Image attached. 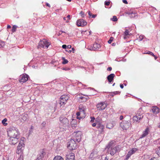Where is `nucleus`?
Listing matches in <instances>:
<instances>
[{
	"label": "nucleus",
	"instance_id": "9b49d317",
	"mask_svg": "<svg viewBox=\"0 0 160 160\" xmlns=\"http://www.w3.org/2000/svg\"><path fill=\"white\" fill-rule=\"evenodd\" d=\"M75 134V136L72 139L74 140V141L79 142L81 140V132L80 131H78L76 133L74 132Z\"/></svg>",
	"mask_w": 160,
	"mask_h": 160
},
{
	"label": "nucleus",
	"instance_id": "7ed1b4c3",
	"mask_svg": "<svg viewBox=\"0 0 160 160\" xmlns=\"http://www.w3.org/2000/svg\"><path fill=\"white\" fill-rule=\"evenodd\" d=\"M120 151V148L119 146H117L114 147H112L109 148L108 150V153H109L111 155H113L117 152Z\"/></svg>",
	"mask_w": 160,
	"mask_h": 160
},
{
	"label": "nucleus",
	"instance_id": "4d7b16f0",
	"mask_svg": "<svg viewBox=\"0 0 160 160\" xmlns=\"http://www.w3.org/2000/svg\"><path fill=\"white\" fill-rule=\"evenodd\" d=\"M122 2L125 4H127L128 3V2L126 0H122Z\"/></svg>",
	"mask_w": 160,
	"mask_h": 160
},
{
	"label": "nucleus",
	"instance_id": "8fccbe9b",
	"mask_svg": "<svg viewBox=\"0 0 160 160\" xmlns=\"http://www.w3.org/2000/svg\"><path fill=\"white\" fill-rule=\"evenodd\" d=\"M46 124V122L45 121L43 122L42 123V128H44L45 127V125Z\"/></svg>",
	"mask_w": 160,
	"mask_h": 160
},
{
	"label": "nucleus",
	"instance_id": "69168bd1",
	"mask_svg": "<svg viewBox=\"0 0 160 160\" xmlns=\"http://www.w3.org/2000/svg\"><path fill=\"white\" fill-rule=\"evenodd\" d=\"M91 121L92 122H93L95 119V118L93 117H91Z\"/></svg>",
	"mask_w": 160,
	"mask_h": 160
},
{
	"label": "nucleus",
	"instance_id": "9d476101",
	"mask_svg": "<svg viewBox=\"0 0 160 160\" xmlns=\"http://www.w3.org/2000/svg\"><path fill=\"white\" fill-rule=\"evenodd\" d=\"M60 121L65 126H68L69 124V121L67 118L65 117H60Z\"/></svg>",
	"mask_w": 160,
	"mask_h": 160
},
{
	"label": "nucleus",
	"instance_id": "3c124183",
	"mask_svg": "<svg viewBox=\"0 0 160 160\" xmlns=\"http://www.w3.org/2000/svg\"><path fill=\"white\" fill-rule=\"evenodd\" d=\"M94 154V152H92L91 153L90 155L89 158H93V157Z\"/></svg>",
	"mask_w": 160,
	"mask_h": 160
},
{
	"label": "nucleus",
	"instance_id": "13d9d810",
	"mask_svg": "<svg viewBox=\"0 0 160 160\" xmlns=\"http://www.w3.org/2000/svg\"><path fill=\"white\" fill-rule=\"evenodd\" d=\"M112 70V68L111 67H109L107 69V70L108 71H111Z\"/></svg>",
	"mask_w": 160,
	"mask_h": 160
},
{
	"label": "nucleus",
	"instance_id": "a18cd8bd",
	"mask_svg": "<svg viewBox=\"0 0 160 160\" xmlns=\"http://www.w3.org/2000/svg\"><path fill=\"white\" fill-rule=\"evenodd\" d=\"M80 14H81V15L82 18L84 17V12H83L82 11H81L80 12Z\"/></svg>",
	"mask_w": 160,
	"mask_h": 160
},
{
	"label": "nucleus",
	"instance_id": "f8f14e48",
	"mask_svg": "<svg viewBox=\"0 0 160 160\" xmlns=\"http://www.w3.org/2000/svg\"><path fill=\"white\" fill-rule=\"evenodd\" d=\"M21 79L19 80V82H25L28 80L29 78V76L27 74H22L21 76Z\"/></svg>",
	"mask_w": 160,
	"mask_h": 160
},
{
	"label": "nucleus",
	"instance_id": "f03ea898",
	"mask_svg": "<svg viewBox=\"0 0 160 160\" xmlns=\"http://www.w3.org/2000/svg\"><path fill=\"white\" fill-rule=\"evenodd\" d=\"M76 142L72 139L68 142L67 147L69 150H73L77 149V147Z\"/></svg>",
	"mask_w": 160,
	"mask_h": 160
},
{
	"label": "nucleus",
	"instance_id": "bb28decb",
	"mask_svg": "<svg viewBox=\"0 0 160 160\" xmlns=\"http://www.w3.org/2000/svg\"><path fill=\"white\" fill-rule=\"evenodd\" d=\"M62 59L63 60V61L62 62V63L63 64H65L68 63V61L67 60L65 59L64 57H62Z\"/></svg>",
	"mask_w": 160,
	"mask_h": 160
},
{
	"label": "nucleus",
	"instance_id": "b1692460",
	"mask_svg": "<svg viewBox=\"0 0 160 160\" xmlns=\"http://www.w3.org/2000/svg\"><path fill=\"white\" fill-rule=\"evenodd\" d=\"M53 160H63V159L61 156H58L54 158Z\"/></svg>",
	"mask_w": 160,
	"mask_h": 160
},
{
	"label": "nucleus",
	"instance_id": "58836bf2",
	"mask_svg": "<svg viewBox=\"0 0 160 160\" xmlns=\"http://www.w3.org/2000/svg\"><path fill=\"white\" fill-rule=\"evenodd\" d=\"M131 156L130 155H129L128 153L126 155V158L124 159L125 160H127L128 159V158L130 157Z\"/></svg>",
	"mask_w": 160,
	"mask_h": 160
},
{
	"label": "nucleus",
	"instance_id": "20e7f679",
	"mask_svg": "<svg viewBox=\"0 0 160 160\" xmlns=\"http://www.w3.org/2000/svg\"><path fill=\"white\" fill-rule=\"evenodd\" d=\"M50 45V44H49V42L47 41L45 39H43V40H41L39 42L37 48H43L45 46L47 48Z\"/></svg>",
	"mask_w": 160,
	"mask_h": 160
},
{
	"label": "nucleus",
	"instance_id": "473e14b6",
	"mask_svg": "<svg viewBox=\"0 0 160 160\" xmlns=\"http://www.w3.org/2000/svg\"><path fill=\"white\" fill-rule=\"evenodd\" d=\"M5 43L4 41H0V48L3 47L5 45Z\"/></svg>",
	"mask_w": 160,
	"mask_h": 160
},
{
	"label": "nucleus",
	"instance_id": "e433bc0d",
	"mask_svg": "<svg viewBox=\"0 0 160 160\" xmlns=\"http://www.w3.org/2000/svg\"><path fill=\"white\" fill-rule=\"evenodd\" d=\"M138 149L137 148H133L131 150V152H132L134 154L136 151H138Z\"/></svg>",
	"mask_w": 160,
	"mask_h": 160
},
{
	"label": "nucleus",
	"instance_id": "cd10ccee",
	"mask_svg": "<svg viewBox=\"0 0 160 160\" xmlns=\"http://www.w3.org/2000/svg\"><path fill=\"white\" fill-rule=\"evenodd\" d=\"M136 115L137 116L139 120H140L143 117V115L142 114H140V113H138Z\"/></svg>",
	"mask_w": 160,
	"mask_h": 160
},
{
	"label": "nucleus",
	"instance_id": "6ab92c4d",
	"mask_svg": "<svg viewBox=\"0 0 160 160\" xmlns=\"http://www.w3.org/2000/svg\"><path fill=\"white\" fill-rule=\"evenodd\" d=\"M152 112L154 114H157L159 112V109L157 106L152 107Z\"/></svg>",
	"mask_w": 160,
	"mask_h": 160
},
{
	"label": "nucleus",
	"instance_id": "680f3d73",
	"mask_svg": "<svg viewBox=\"0 0 160 160\" xmlns=\"http://www.w3.org/2000/svg\"><path fill=\"white\" fill-rule=\"evenodd\" d=\"M62 69H63V70H65L66 71L70 70V68H63Z\"/></svg>",
	"mask_w": 160,
	"mask_h": 160
},
{
	"label": "nucleus",
	"instance_id": "2f4dec72",
	"mask_svg": "<svg viewBox=\"0 0 160 160\" xmlns=\"http://www.w3.org/2000/svg\"><path fill=\"white\" fill-rule=\"evenodd\" d=\"M7 119L6 118H4L2 121V123L4 126L7 125L8 124L6 122L7 121Z\"/></svg>",
	"mask_w": 160,
	"mask_h": 160
},
{
	"label": "nucleus",
	"instance_id": "09e8293b",
	"mask_svg": "<svg viewBox=\"0 0 160 160\" xmlns=\"http://www.w3.org/2000/svg\"><path fill=\"white\" fill-rule=\"evenodd\" d=\"M102 123H98L96 125H97V128L99 129V128L100 127V126H101V125H102Z\"/></svg>",
	"mask_w": 160,
	"mask_h": 160
},
{
	"label": "nucleus",
	"instance_id": "c85d7f7f",
	"mask_svg": "<svg viewBox=\"0 0 160 160\" xmlns=\"http://www.w3.org/2000/svg\"><path fill=\"white\" fill-rule=\"evenodd\" d=\"M133 119L134 121H136L138 122H139V120L137 116V115L133 117Z\"/></svg>",
	"mask_w": 160,
	"mask_h": 160
},
{
	"label": "nucleus",
	"instance_id": "dca6fc26",
	"mask_svg": "<svg viewBox=\"0 0 160 160\" xmlns=\"http://www.w3.org/2000/svg\"><path fill=\"white\" fill-rule=\"evenodd\" d=\"M101 47V45L99 44L96 43L93 44V47H92L91 48H89V49L91 50H96L98 49Z\"/></svg>",
	"mask_w": 160,
	"mask_h": 160
},
{
	"label": "nucleus",
	"instance_id": "49530a36",
	"mask_svg": "<svg viewBox=\"0 0 160 160\" xmlns=\"http://www.w3.org/2000/svg\"><path fill=\"white\" fill-rule=\"evenodd\" d=\"M88 15H89V18H91V16L92 15L90 11H88Z\"/></svg>",
	"mask_w": 160,
	"mask_h": 160
},
{
	"label": "nucleus",
	"instance_id": "052dcab7",
	"mask_svg": "<svg viewBox=\"0 0 160 160\" xmlns=\"http://www.w3.org/2000/svg\"><path fill=\"white\" fill-rule=\"evenodd\" d=\"M25 138L23 137L21 139V140L20 141H23V143H24V141L25 140Z\"/></svg>",
	"mask_w": 160,
	"mask_h": 160
},
{
	"label": "nucleus",
	"instance_id": "ddd939ff",
	"mask_svg": "<svg viewBox=\"0 0 160 160\" xmlns=\"http://www.w3.org/2000/svg\"><path fill=\"white\" fill-rule=\"evenodd\" d=\"M97 108L98 110H102L104 109L107 107L106 105H104L103 102H101L98 103L96 105Z\"/></svg>",
	"mask_w": 160,
	"mask_h": 160
},
{
	"label": "nucleus",
	"instance_id": "79ce46f5",
	"mask_svg": "<svg viewBox=\"0 0 160 160\" xmlns=\"http://www.w3.org/2000/svg\"><path fill=\"white\" fill-rule=\"evenodd\" d=\"M124 34L125 36H127L128 35H129V31L128 30L126 29L124 32Z\"/></svg>",
	"mask_w": 160,
	"mask_h": 160
},
{
	"label": "nucleus",
	"instance_id": "ea45409f",
	"mask_svg": "<svg viewBox=\"0 0 160 160\" xmlns=\"http://www.w3.org/2000/svg\"><path fill=\"white\" fill-rule=\"evenodd\" d=\"M151 56H152L154 58L155 60H156L158 58L157 56L154 55V54L151 52Z\"/></svg>",
	"mask_w": 160,
	"mask_h": 160
},
{
	"label": "nucleus",
	"instance_id": "c756f323",
	"mask_svg": "<svg viewBox=\"0 0 160 160\" xmlns=\"http://www.w3.org/2000/svg\"><path fill=\"white\" fill-rule=\"evenodd\" d=\"M28 116V115L27 114H25L24 115H22V119L24 121H25L27 119V117Z\"/></svg>",
	"mask_w": 160,
	"mask_h": 160
},
{
	"label": "nucleus",
	"instance_id": "c03bdc74",
	"mask_svg": "<svg viewBox=\"0 0 160 160\" xmlns=\"http://www.w3.org/2000/svg\"><path fill=\"white\" fill-rule=\"evenodd\" d=\"M23 155L22 154H21L20 156L18 158L17 160H23Z\"/></svg>",
	"mask_w": 160,
	"mask_h": 160
},
{
	"label": "nucleus",
	"instance_id": "aec40b11",
	"mask_svg": "<svg viewBox=\"0 0 160 160\" xmlns=\"http://www.w3.org/2000/svg\"><path fill=\"white\" fill-rule=\"evenodd\" d=\"M149 129L148 127L146 128V129L143 132L140 138H142L146 137L148 134Z\"/></svg>",
	"mask_w": 160,
	"mask_h": 160
},
{
	"label": "nucleus",
	"instance_id": "a878e982",
	"mask_svg": "<svg viewBox=\"0 0 160 160\" xmlns=\"http://www.w3.org/2000/svg\"><path fill=\"white\" fill-rule=\"evenodd\" d=\"M113 127V125L111 123H108L106 126V127L109 129H111Z\"/></svg>",
	"mask_w": 160,
	"mask_h": 160
},
{
	"label": "nucleus",
	"instance_id": "603ef678",
	"mask_svg": "<svg viewBox=\"0 0 160 160\" xmlns=\"http://www.w3.org/2000/svg\"><path fill=\"white\" fill-rule=\"evenodd\" d=\"M143 54H150V51H145V52H143Z\"/></svg>",
	"mask_w": 160,
	"mask_h": 160
},
{
	"label": "nucleus",
	"instance_id": "4c0bfd02",
	"mask_svg": "<svg viewBox=\"0 0 160 160\" xmlns=\"http://www.w3.org/2000/svg\"><path fill=\"white\" fill-rule=\"evenodd\" d=\"M114 38L113 37H111L109 40L108 41V42L109 44L111 43L112 42Z\"/></svg>",
	"mask_w": 160,
	"mask_h": 160
},
{
	"label": "nucleus",
	"instance_id": "0e129e2a",
	"mask_svg": "<svg viewBox=\"0 0 160 160\" xmlns=\"http://www.w3.org/2000/svg\"><path fill=\"white\" fill-rule=\"evenodd\" d=\"M128 153L129 154V155H131L132 154H133V153L131 152V151L130 150L128 152Z\"/></svg>",
	"mask_w": 160,
	"mask_h": 160
},
{
	"label": "nucleus",
	"instance_id": "bf43d9fd",
	"mask_svg": "<svg viewBox=\"0 0 160 160\" xmlns=\"http://www.w3.org/2000/svg\"><path fill=\"white\" fill-rule=\"evenodd\" d=\"M97 16V15L96 14H92L91 16V18H95Z\"/></svg>",
	"mask_w": 160,
	"mask_h": 160
},
{
	"label": "nucleus",
	"instance_id": "4be33fe9",
	"mask_svg": "<svg viewBox=\"0 0 160 160\" xmlns=\"http://www.w3.org/2000/svg\"><path fill=\"white\" fill-rule=\"evenodd\" d=\"M114 142V141L113 140H112L106 146V148H108V149L109 148H111L113 147Z\"/></svg>",
	"mask_w": 160,
	"mask_h": 160
},
{
	"label": "nucleus",
	"instance_id": "6e6d98bb",
	"mask_svg": "<svg viewBox=\"0 0 160 160\" xmlns=\"http://www.w3.org/2000/svg\"><path fill=\"white\" fill-rule=\"evenodd\" d=\"M144 37V36H140L139 37V39H140V40H142L143 39Z\"/></svg>",
	"mask_w": 160,
	"mask_h": 160
},
{
	"label": "nucleus",
	"instance_id": "f704fd0d",
	"mask_svg": "<svg viewBox=\"0 0 160 160\" xmlns=\"http://www.w3.org/2000/svg\"><path fill=\"white\" fill-rule=\"evenodd\" d=\"M111 20H112L113 21L116 22V21H117L118 19L116 16H113L112 18H111Z\"/></svg>",
	"mask_w": 160,
	"mask_h": 160
},
{
	"label": "nucleus",
	"instance_id": "a211bd4d",
	"mask_svg": "<svg viewBox=\"0 0 160 160\" xmlns=\"http://www.w3.org/2000/svg\"><path fill=\"white\" fill-rule=\"evenodd\" d=\"M74 154L71 153L66 156V160H74Z\"/></svg>",
	"mask_w": 160,
	"mask_h": 160
},
{
	"label": "nucleus",
	"instance_id": "39448f33",
	"mask_svg": "<svg viewBox=\"0 0 160 160\" xmlns=\"http://www.w3.org/2000/svg\"><path fill=\"white\" fill-rule=\"evenodd\" d=\"M25 147V144L23 143V142L20 141L19 144L17 146V150L16 153L18 154L21 153L24 150Z\"/></svg>",
	"mask_w": 160,
	"mask_h": 160
},
{
	"label": "nucleus",
	"instance_id": "864d4df0",
	"mask_svg": "<svg viewBox=\"0 0 160 160\" xmlns=\"http://www.w3.org/2000/svg\"><path fill=\"white\" fill-rule=\"evenodd\" d=\"M131 15L130 16V17L131 18H132L133 17H134L135 16V14L133 13H131Z\"/></svg>",
	"mask_w": 160,
	"mask_h": 160
},
{
	"label": "nucleus",
	"instance_id": "72a5a7b5",
	"mask_svg": "<svg viewBox=\"0 0 160 160\" xmlns=\"http://www.w3.org/2000/svg\"><path fill=\"white\" fill-rule=\"evenodd\" d=\"M80 98L81 99H82L83 100V102H86L88 98V96H87V98H85L83 97H80Z\"/></svg>",
	"mask_w": 160,
	"mask_h": 160
},
{
	"label": "nucleus",
	"instance_id": "f3484780",
	"mask_svg": "<svg viewBox=\"0 0 160 160\" xmlns=\"http://www.w3.org/2000/svg\"><path fill=\"white\" fill-rule=\"evenodd\" d=\"M114 77L115 75L113 73L111 74L108 76L107 78L109 83L113 82Z\"/></svg>",
	"mask_w": 160,
	"mask_h": 160
},
{
	"label": "nucleus",
	"instance_id": "5fc2aeb1",
	"mask_svg": "<svg viewBox=\"0 0 160 160\" xmlns=\"http://www.w3.org/2000/svg\"><path fill=\"white\" fill-rule=\"evenodd\" d=\"M67 45L65 44L63 45H62V47L63 49H66L67 48Z\"/></svg>",
	"mask_w": 160,
	"mask_h": 160
},
{
	"label": "nucleus",
	"instance_id": "4468645a",
	"mask_svg": "<svg viewBox=\"0 0 160 160\" xmlns=\"http://www.w3.org/2000/svg\"><path fill=\"white\" fill-rule=\"evenodd\" d=\"M45 153L44 151V149H42L40 151V153L37 156V160H41L44 157Z\"/></svg>",
	"mask_w": 160,
	"mask_h": 160
},
{
	"label": "nucleus",
	"instance_id": "774afa93",
	"mask_svg": "<svg viewBox=\"0 0 160 160\" xmlns=\"http://www.w3.org/2000/svg\"><path fill=\"white\" fill-rule=\"evenodd\" d=\"M67 47V48H71L72 47V46L70 45H68Z\"/></svg>",
	"mask_w": 160,
	"mask_h": 160
},
{
	"label": "nucleus",
	"instance_id": "338daca9",
	"mask_svg": "<svg viewBox=\"0 0 160 160\" xmlns=\"http://www.w3.org/2000/svg\"><path fill=\"white\" fill-rule=\"evenodd\" d=\"M46 5L47 6H48V7H49V8H50L51 7L50 5L48 3H47V2L46 3Z\"/></svg>",
	"mask_w": 160,
	"mask_h": 160
},
{
	"label": "nucleus",
	"instance_id": "2eb2a0df",
	"mask_svg": "<svg viewBox=\"0 0 160 160\" xmlns=\"http://www.w3.org/2000/svg\"><path fill=\"white\" fill-rule=\"evenodd\" d=\"M79 112H81V116H85V112L86 109V107L82 105H80L79 106Z\"/></svg>",
	"mask_w": 160,
	"mask_h": 160
},
{
	"label": "nucleus",
	"instance_id": "423d86ee",
	"mask_svg": "<svg viewBox=\"0 0 160 160\" xmlns=\"http://www.w3.org/2000/svg\"><path fill=\"white\" fill-rule=\"evenodd\" d=\"M131 125L130 121H124L120 123V126L123 129L126 130L129 128Z\"/></svg>",
	"mask_w": 160,
	"mask_h": 160
},
{
	"label": "nucleus",
	"instance_id": "1a4fd4ad",
	"mask_svg": "<svg viewBox=\"0 0 160 160\" xmlns=\"http://www.w3.org/2000/svg\"><path fill=\"white\" fill-rule=\"evenodd\" d=\"M87 24V22L82 19H79L77 21V25L78 27H84Z\"/></svg>",
	"mask_w": 160,
	"mask_h": 160
},
{
	"label": "nucleus",
	"instance_id": "c9c22d12",
	"mask_svg": "<svg viewBox=\"0 0 160 160\" xmlns=\"http://www.w3.org/2000/svg\"><path fill=\"white\" fill-rule=\"evenodd\" d=\"M155 152H156L157 155H158L160 157V147L159 148V150L156 151Z\"/></svg>",
	"mask_w": 160,
	"mask_h": 160
},
{
	"label": "nucleus",
	"instance_id": "a19ab883",
	"mask_svg": "<svg viewBox=\"0 0 160 160\" xmlns=\"http://www.w3.org/2000/svg\"><path fill=\"white\" fill-rule=\"evenodd\" d=\"M110 3V1H105V5L107 6H108L109 5Z\"/></svg>",
	"mask_w": 160,
	"mask_h": 160
},
{
	"label": "nucleus",
	"instance_id": "f257e3e1",
	"mask_svg": "<svg viewBox=\"0 0 160 160\" xmlns=\"http://www.w3.org/2000/svg\"><path fill=\"white\" fill-rule=\"evenodd\" d=\"M8 135L9 137L20 138V133L18 129L14 127H10L8 129Z\"/></svg>",
	"mask_w": 160,
	"mask_h": 160
},
{
	"label": "nucleus",
	"instance_id": "6e6552de",
	"mask_svg": "<svg viewBox=\"0 0 160 160\" xmlns=\"http://www.w3.org/2000/svg\"><path fill=\"white\" fill-rule=\"evenodd\" d=\"M8 141L9 143L11 145H15L19 141L20 138L15 137H9Z\"/></svg>",
	"mask_w": 160,
	"mask_h": 160
},
{
	"label": "nucleus",
	"instance_id": "5701e85b",
	"mask_svg": "<svg viewBox=\"0 0 160 160\" xmlns=\"http://www.w3.org/2000/svg\"><path fill=\"white\" fill-rule=\"evenodd\" d=\"M152 13L153 15L156 14L157 13V11L155 8L151 6V13Z\"/></svg>",
	"mask_w": 160,
	"mask_h": 160
},
{
	"label": "nucleus",
	"instance_id": "7c9ffc66",
	"mask_svg": "<svg viewBox=\"0 0 160 160\" xmlns=\"http://www.w3.org/2000/svg\"><path fill=\"white\" fill-rule=\"evenodd\" d=\"M18 27L16 25H13L12 27V32H14L16 31V29Z\"/></svg>",
	"mask_w": 160,
	"mask_h": 160
},
{
	"label": "nucleus",
	"instance_id": "0eeeda50",
	"mask_svg": "<svg viewBox=\"0 0 160 160\" xmlns=\"http://www.w3.org/2000/svg\"><path fill=\"white\" fill-rule=\"evenodd\" d=\"M69 98L67 95H62L60 98L59 103L61 106L64 105L68 99Z\"/></svg>",
	"mask_w": 160,
	"mask_h": 160
},
{
	"label": "nucleus",
	"instance_id": "37998d69",
	"mask_svg": "<svg viewBox=\"0 0 160 160\" xmlns=\"http://www.w3.org/2000/svg\"><path fill=\"white\" fill-rule=\"evenodd\" d=\"M120 93V92L119 91H115L112 92V94H113L114 95L117 94H119Z\"/></svg>",
	"mask_w": 160,
	"mask_h": 160
},
{
	"label": "nucleus",
	"instance_id": "e2e57ef3",
	"mask_svg": "<svg viewBox=\"0 0 160 160\" xmlns=\"http://www.w3.org/2000/svg\"><path fill=\"white\" fill-rule=\"evenodd\" d=\"M128 153L129 154V155H131L132 154H133V153L131 152V151L130 150L128 152Z\"/></svg>",
	"mask_w": 160,
	"mask_h": 160
},
{
	"label": "nucleus",
	"instance_id": "412c9836",
	"mask_svg": "<svg viewBox=\"0 0 160 160\" xmlns=\"http://www.w3.org/2000/svg\"><path fill=\"white\" fill-rule=\"evenodd\" d=\"M76 115L77 116V118L79 120L81 119H83L85 117V116H81V113L80 112H77Z\"/></svg>",
	"mask_w": 160,
	"mask_h": 160
},
{
	"label": "nucleus",
	"instance_id": "de8ad7c7",
	"mask_svg": "<svg viewBox=\"0 0 160 160\" xmlns=\"http://www.w3.org/2000/svg\"><path fill=\"white\" fill-rule=\"evenodd\" d=\"M151 160H158V158L157 157H153L151 159Z\"/></svg>",
	"mask_w": 160,
	"mask_h": 160
},
{
	"label": "nucleus",
	"instance_id": "393cba45",
	"mask_svg": "<svg viewBox=\"0 0 160 160\" xmlns=\"http://www.w3.org/2000/svg\"><path fill=\"white\" fill-rule=\"evenodd\" d=\"M104 126L102 124V125H101V126H100V127L98 129V131L99 132H100V133L102 132L103 131V128H104Z\"/></svg>",
	"mask_w": 160,
	"mask_h": 160
}]
</instances>
